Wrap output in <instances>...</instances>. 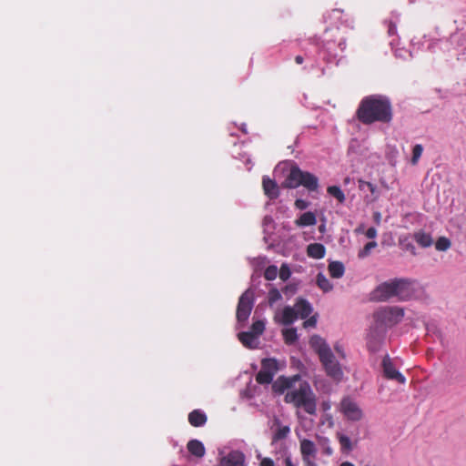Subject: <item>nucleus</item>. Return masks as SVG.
Returning a JSON list of instances; mask_svg holds the SVG:
<instances>
[{
    "instance_id": "obj_1",
    "label": "nucleus",
    "mask_w": 466,
    "mask_h": 466,
    "mask_svg": "<svg viewBox=\"0 0 466 466\" xmlns=\"http://www.w3.org/2000/svg\"><path fill=\"white\" fill-rule=\"evenodd\" d=\"M272 390L279 395L285 394L284 401L297 410H302L309 415L317 413V396L309 383L299 375L279 376L272 383Z\"/></svg>"
},
{
    "instance_id": "obj_2",
    "label": "nucleus",
    "mask_w": 466,
    "mask_h": 466,
    "mask_svg": "<svg viewBox=\"0 0 466 466\" xmlns=\"http://www.w3.org/2000/svg\"><path fill=\"white\" fill-rule=\"evenodd\" d=\"M356 116L364 125L390 123L392 119L391 104L385 96H369L360 101Z\"/></svg>"
},
{
    "instance_id": "obj_3",
    "label": "nucleus",
    "mask_w": 466,
    "mask_h": 466,
    "mask_svg": "<svg viewBox=\"0 0 466 466\" xmlns=\"http://www.w3.org/2000/svg\"><path fill=\"white\" fill-rule=\"evenodd\" d=\"M299 186L305 187L309 191H315L319 187V179L309 172L302 171L298 167H292L284 182V187L296 188Z\"/></svg>"
},
{
    "instance_id": "obj_4",
    "label": "nucleus",
    "mask_w": 466,
    "mask_h": 466,
    "mask_svg": "<svg viewBox=\"0 0 466 466\" xmlns=\"http://www.w3.org/2000/svg\"><path fill=\"white\" fill-rule=\"evenodd\" d=\"M404 316V310L399 307H385L376 311L375 323L387 329L398 324Z\"/></svg>"
},
{
    "instance_id": "obj_5",
    "label": "nucleus",
    "mask_w": 466,
    "mask_h": 466,
    "mask_svg": "<svg viewBox=\"0 0 466 466\" xmlns=\"http://www.w3.org/2000/svg\"><path fill=\"white\" fill-rule=\"evenodd\" d=\"M279 370L278 361L275 359H264L261 361V369L256 376L259 384H269Z\"/></svg>"
},
{
    "instance_id": "obj_6",
    "label": "nucleus",
    "mask_w": 466,
    "mask_h": 466,
    "mask_svg": "<svg viewBox=\"0 0 466 466\" xmlns=\"http://www.w3.org/2000/svg\"><path fill=\"white\" fill-rule=\"evenodd\" d=\"M254 294L250 289L246 290L239 298L237 308V319L238 323L244 324L253 308Z\"/></svg>"
},
{
    "instance_id": "obj_7",
    "label": "nucleus",
    "mask_w": 466,
    "mask_h": 466,
    "mask_svg": "<svg viewBox=\"0 0 466 466\" xmlns=\"http://www.w3.org/2000/svg\"><path fill=\"white\" fill-rule=\"evenodd\" d=\"M386 329L381 325L374 324L367 335V346L370 351H378L383 344Z\"/></svg>"
},
{
    "instance_id": "obj_8",
    "label": "nucleus",
    "mask_w": 466,
    "mask_h": 466,
    "mask_svg": "<svg viewBox=\"0 0 466 466\" xmlns=\"http://www.w3.org/2000/svg\"><path fill=\"white\" fill-rule=\"evenodd\" d=\"M328 376L335 380H340L343 377V371L339 363L336 360L332 351L326 355L325 358L319 359Z\"/></svg>"
},
{
    "instance_id": "obj_9",
    "label": "nucleus",
    "mask_w": 466,
    "mask_h": 466,
    "mask_svg": "<svg viewBox=\"0 0 466 466\" xmlns=\"http://www.w3.org/2000/svg\"><path fill=\"white\" fill-rule=\"evenodd\" d=\"M341 412L350 420H360L362 410L359 405L350 398H344L340 402Z\"/></svg>"
},
{
    "instance_id": "obj_10",
    "label": "nucleus",
    "mask_w": 466,
    "mask_h": 466,
    "mask_svg": "<svg viewBox=\"0 0 466 466\" xmlns=\"http://www.w3.org/2000/svg\"><path fill=\"white\" fill-rule=\"evenodd\" d=\"M381 365L386 379L396 380L400 384L406 382L405 377L395 368L391 359L388 355L383 358Z\"/></svg>"
},
{
    "instance_id": "obj_11",
    "label": "nucleus",
    "mask_w": 466,
    "mask_h": 466,
    "mask_svg": "<svg viewBox=\"0 0 466 466\" xmlns=\"http://www.w3.org/2000/svg\"><path fill=\"white\" fill-rule=\"evenodd\" d=\"M395 297L400 300H407L410 299L414 293L411 281L404 279H394Z\"/></svg>"
},
{
    "instance_id": "obj_12",
    "label": "nucleus",
    "mask_w": 466,
    "mask_h": 466,
    "mask_svg": "<svg viewBox=\"0 0 466 466\" xmlns=\"http://www.w3.org/2000/svg\"><path fill=\"white\" fill-rule=\"evenodd\" d=\"M374 299L380 301H386L395 297L394 279L384 282L377 287L373 292Z\"/></svg>"
},
{
    "instance_id": "obj_13",
    "label": "nucleus",
    "mask_w": 466,
    "mask_h": 466,
    "mask_svg": "<svg viewBox=\"0 0 466 466\" xmlns=\"http://www.w3.org/2000/svg\"><path fill=\"white\" fill-rule=\"evenodd\" d=\"M298 319L294 306H286L281 311L275 314V321L283 325H290Z\"/></svg>"
},
{
    "instance_id": "obj_14",
    "label": "nucleus",
    "mask_w": 466,
    "mask_h": 466,
    "mask_svg": "<svg viewBox=\"0 0 466 466\" xmlns=\"http://www.w3.org/2000/svg\"><path fill=\"white\" fill-rule=\"evenodd\" d=\"M311 348L318 353L319 359L325 358L326 355L331 352L329 346L327 342L318 335H314L309 339Z\"/></svg>"
},
{
    "instance_id": "obj_15",
    "label": "nucleus",
    "mask_w": 466,
    "mask_h": 466,
    "mask_svg": "<svg viewBox=\"0 0 466 466\" xmlns=\"http://www.w3.org/2000/svg\"><path fill=\"white\" fill-rule=\"evenodd\" d=\"M244 454L238 451H233L221 460V466H244Z\"/></svg>"
},
{
    "instance_id": "obj_16",
    "label": "nucleus",
    "mask_w": 466,
    "mask_h": 466,
    "mask_svg": "<svg viewBox=\"0 0 466 466\" xmlns=\"http://www.w3.org/2000/svg\"><path fill=\"white\" fill-rule=\"evenodd\" d=\"M300 452L302 456V460L307 461V459L311 460L315 459L317 449L313 441L303 439L300 441Z\"/></svg>"
},
{
    "instance_id": "obj_17",
    "label": "nucleus",
    "mask_w": 466,
    "mask_h": 466,
    "mask_svg": "<svg viewBox=\"0 0 466 466\" xmlns=\"http://www.w3.org/2000/svg\"><path fill=\"white\" fill-rule=\"evenodd\" d=\"M358 183L360 190L365 191L366 189H368L370 192V196H367L365 198V201L367 203L374 202L379 198V192L377 187L374 184L368 181H364L362 179H359Z\"/></svg>"
},
{
    "instance_id": "obj_18",
    "label": "nucleus",
    "mask_w": 466,
    "mask_h": 466,
    "mask_svg": "<svg viewBox=\"0 0 466 466\" xmlns=\"http://www.w3.org/2000/svg\"><path fill=\"white\" fill-rule=\"evenodd\" d=\"M262 186L265 194L271 199L277 198L279 195V189L276 181L268 177H264Z\"/></svg>"
},
{
    "instance_id": "obj_19",
    "label": "nucleus",
    "mask_w": 466,
    "mask_h": 466,
    "mask_svg": "<svg viewBox=\"0 0 466 466\" xmlns=\"http://www.w3.org/2000/svg\"><path fill=\"white\" fill-rule=\"evenodd\" d=\"M298 318L306 319L312 312V307L309 302L304 299H299L294 305Z\"/></svg>"
},
{
    "instance_id": "obj_20",
    "label": "nucleus",
    "mask_w": 466,
    "mask_h": 466,
    "mask_svg": "<svg viewBox=\"0 0 466 466\" xmlns=\"http://www.w3.org/2000/svg\"><path fill=\"white\" fill-rule=\"evenodd\" d=\"M326 248L320 243H312L307 247V254L309 257L319 259L325 256Z\"/></svg>"
},
{
    "instance_id": "obj_21",
    "label": "nucleus",
    "mask_w": 466,
    "mask_h": 466,
    "mask_svg": "<svg viewBox=\"0 0 466 466\" xmlns=\"http://www.w3.org/2000/svg\"><path fill=\"white\" fill-rule=\"evenodd\" d=\"M188 421L194 427H200L207 422V416L201 410H194L188 414Z\"/></svg>"
},
{
    "instance_id": "obj_22",
    "label": "nucleus",
    "mask_w": 466,
    "mask_h": 466,
    "mask_svg": "<svg viewBox=\"0 0 466 466\" xmlns=\"http://www.w3.org/2000/svg\"><path fill=\"white\" fill-rule=\"evenodd\" d=\"M238 337L241 343L246 347L253 349L258 346V338L252 334V332H240L238 333Z\"/></svg>"
},
{
    "instance_id": "obj_23",
    "label": "nucleus",
    "mask_w": 466,
    "mask_h": 466,
    "mask_svg": "<svg viewBox=\"0 0 466 466\" xmlns=\"http://www.w3.org/2000/svg\"><path fill=\"white\" fill-rule=\"evenodd\" d=\"M317 223L316 216L313 212H305L303 213L299 218L295 221V224L298 227H308L314 226Z\"/></svg>"
},
{
    "instance_id": "obj_24",
    "label": "nucleus",
    "mask_w": 466,
    "mask_h": 466,
    "mask_svg": "<svg viewBox=\"0 0 466 466\" xmlns=\"http://www.w3.org/2000/svg\"><path fill=\"white\" fill-rule=\"evenodd\" d=\"M413 239L422 248H429L433 243L431 236L424 231L415 232L413 234Z\"/></svg>"
},
{
    "instance_id": "obj_25",
    "label": "nucleus",
    "mask_w": 466,
    "mask_h": 466,
    "mask_svg": "<svg viewBox=\"0 0 466 466\" xmlns=\"http://www.w3.org/2000/svg\"><path fill=\"white\" fill-rule=\"evenodd\" d=\"M188 451L198 458H202L205 455V447L203 443L198 440H191L187 443Z\"/></svg>"
},
{
    "instance_id": "obj_26",
    "label": "nucleus",
    "mask_w": 466,
    "mask_h": 466,
    "mask_svg": "<svg viewBox=\"0 0 466 466\" xmlns=\"http://www.w3.org/2000/svg\"><path fill=\"white\" fill-rule=\"evenodd\" d=\"M328 269H329V275L335 279L341 278L345 272L344 265L339 261L330 262L328 267Z\"/></svg>"
},
{
    "instance_id": "obj_27",
    "label": "nucleus",
    "mask_w": 466,
    "mask_h": 466,
    "mask_svg": "<svg viewBox=\"0 0 466 466\" xmlns=\"http://www.w3.org/2000/svg\"><path fill=\"white\" fill-rule=\"evenodd\" d=\"M317 284L324 292H329L332 290L333 285L330 281L326 278V276L322 273H319L317 276Z\"/></svg>"
},
{
    "instance_id": "obj_28",
    "label": "nucleus",
    "mask_w": 466,
    "mask_h": 466,
    "mask_svg": "<svg viewBox=\"0 0 466 466\" xmlns=\"http://www.w3.org/2000/svg\"><path fill=\"white\" fill-rule=\"evenodd\" d=\"M282 335L287 344H293L298 339L297 330L294 328L283 329Z\"/></svg>"
},
{
    "instance_id": "obj_29",
    "label": "nucleus",
    "mask_w": 466,
    "mask_h": 466,
    "mask_svg": "<svg viewBox=\"0 0 466 466\" xmlns=\"http://www.w3.org/2000/svg\"><path fill=\"white\" fill-rule=\"evenodd\" d=\"M328 193L339 200V203H343L346 199L342 190L337 186H330L327 189Z\"/></svg>"
},
{
    "instance_id": "obj_30",
    "label": "nucleus",
    "mask_w": 466,
    "mask_h": 466,
    "mask_svg": "<svg viewBox=\"0 0 466 466\" xmlns=\"http://www.w3.org/2000/svg\"><path fill=\"white\" fill-rule=\"evenodd\" d=\"M378 246L377 242L376 241H370L369 243H367L362 249H360L358 253V257L359 258H364L366 257H368L371 250L373 248H375L376 247Z\"/></svg>"
},
{
    "instance_id": "obj_31",
    "label": "nucleus",
    "mask_w": 466,
    "mask_h": 466,
    "mask_svg": "<svg viewBox=\"0 0 466 466\" xmlns=\"http://www.w3.org/2000/svg\"><path fill=\"white\" fill-rule=\"evenodd\" d=\"M264 329L265 323L262 320H258L252 324L249 332H252V334L258 338L263 333Z\"/></svg>"
},
{
    "instance_id": "obj_32",
    "label": "nucleus",
    "mask_w": 466,
    "mask_h": 466,
    "mask_svg": "<svg viewBox=\"0 0 466 466\" xmlns=\"http://www.w3.org/2000/svg\"><path fill=\"white\" fill-rule=\"evenodd\" d=\"M289 431L290 429L289 426L279 427L273 435V441H277L285 439L289 435Z\"/></svg>"
},
{
    "instance_id": "obj_33",
    "label": "nucleus",
    "mask_w": 466,
    "mask_h": 466,
    "mask_svg": "<svg viewBox=\"0 0 466 466\" xmlns=\"http://www.w3.org/2000/svg\"><path fill=\"white\" fill-rule=\"evenodd\" d=\"M451 247V241L445 237H441L435 243V248L439 251H446Z\"/></svg>"
},
{
    "instance_id": "obj_34",
    "label": "nucleus",
    "mask_w": 466,
    "mask_h": 466,
    "mask_svg": "<svg viewBox=\"0 0 466 466\" xmlns=\"http://www.w3.org/2000/svg\"><path fill=\"white\" fill-rule=\"evenodd\" d=\"M422 152H423V147L420 144H417L413 147L412 157H411V164L413 166L417 165L420 157H421Z\"/></svg>"
},
{
    "instance_id": "obj_35",
    "label": "nucleus",
    "mask_w": 466,
    "mask_h": 466,
    "mask_svg": "<svg viewBox=\"0 0 466 466\" xmlns=\"http://www.w3.org/2000/svg\"><path fill=\"white\" fill-rule=\"evenodd\" d=\"M337 436H338L339 444L341 445V448L345 451H351L352 445H351L350 439L342 433H338Z\"/></svg>"
},
{
    "instance_id": "obj_36",
    "label": "nucleus",
    "mask_w": 466,
    "mask_h": 466,
    "mask_svg": "<svg viewBox=\"0 0 466 466\" xmlns=\"http://www.w3.org/2000/svg\"><path fill=\"white\" fill-rule=\"evenodd\" d=\"M279 269L277 266L270 265L268 266L264 272V277L267 280H274L278 276Z\"/></svg>"
},
{
    "instance_id": "obj_37",
    "label": "nucleus",
    "mask_w": 466,
    "mask_h": 466,
    "mask_svg": "<svg viewBox=\"0 0 466 466\" xmlns=\"http://www.w3.org/2000/svg\"><path fill=\"white\" fill-rule=\"evenodd\" d=\"M278 273L283 281L289 279L291 275V271L287 264H282Z\"/></svg>"
},
{
    "instance_id": "obj_38",
    "label": "nucleus",
    "mask_w": 466,
    "mask_h": 466,
    "mask_svg": "<svg viewBox=\"0 0 466 466\" xmlns=\"http://www.w3.org/2000/svg\"><path fill=\"white\" fill-rule=\"evenodd\" d=\"M281 299V294L277 289H271L268 292V303L272 306L276 301Z\"/></svg>"
},
{
    "instance_id": "obj_39",
    "label": "nucleus",
    "mask_w": 466,
    "mask_h": 466,
    "mask_svg": "<svg viewBox=\"0 0 466 466\" xmlns=\"http://www.w3.org/2000/svg\"><path fill=\"white\" fill-rule=\"evenodd\" d=\"M295 207L298 209L303 210L306 209L309 207V202L303 199H297L295 201Z\"/></svg>"
},
{
    "instance_id": "obj_40",
    "label": "nucleus",
    "mask_w": 466,
    "mask_h": 466,
    "mask_svg": "<svg viewBox=\"0 0 466 466\" xmlns=\"http://www.w3.org/2000/svg\"><path fill=\"white\" fill-rule=\"evenodd\" d=\"M377 229L371 227L365 232V235L368 238L374 239L377 237Z\"/></svg>"
},
{
    "instance_id": "obj_41",
    "label": "nucleus",
    "mask_w": 466,
    "mask_h": 466,
    "mask_svg": "<svg viewBox=\"0 0 466 466\" xmlns=\"http://www.w3.org/2000/svg\"><path fill=\"white\" fill-rule=\"evenodd\" d=\"M316 323H317V319H316V317L313 316V317L308 319L307 320H305L303 323V326H304V328L315 327Z\"/></svg>"
},
{
    "instance_id": "obj_42",
    "label": "nucleus",
    "mask_w": 466,
    "mask_h": 466,
    "mask_svg": "<svg viewBox=\"0 0 466 466\" xmlns=\"http://www.w3.org/2000/svg\"><path fill=\"white\" fill-rule=\"evenodd\" d=\"M259 466H275V463L270 458H263L260 461Z\"/></svg>"
},
{
    "instance_id": "obj_43",
    "label": "nucleus",
    "mask_w": 466,
    "mask_h": 466,
    "mask_svg": "<svg viewBox=\"0 0 466 466\" xmlns=\"http://www.w3.org/2000/svg\"><path fill=\"white\" fill-rule=\"evenodd\" d=\"M397 32V28H396V25L393 24V23H390L389 24V28H388V33L390 35H395Z\"/></svg>"
},
{
    "instance_id": "obj_44",
    "label": "nucleus",
    "mask_w": 466,
    "mask_h": 466,
    "mask_svg": "<svg viewBox=\"0 0 466 466\" xmlns=\"http://www.w3.org/2000/svg\"><path fill=\"white\" fill-rule=\"evenodd\" d=\"M314 460L315 459H311V460L307 459V461H303L304 465L305 466H318Z\"/></svg>"
},
{
    "instance_id": "obj_45",
    "label": "nucleus",
    "mask_w": 466,
    "mask_h": 466,
    "mask_svg": "<svg viewBox=\"0 0 466 466\" xmlns=\"http://www.w3.org/2000/svg\"><path fill=\"white\" fill-rule=\"evenodd\" d=\"M285 464H286V466H298V465H296V464H294V463L292 462V461H291L290 457H287V458L285 459Z\"/></svg>"
},
{
    "instance_id": "obj_46",
    "label": "nucleus",
    "mask_w": 466,
    "mask_h": 466,
    "mask_svg": "<svg viewBox=\"0 0 466 466\" xmlns=\"http://www.w3.org/2000/svg\"><path fill=\"white\" fill-rule=\"evenodd\" d=\"M380 217H381V216H380V212H376V213L374 214V219H375V221H376V223H377V224H380Z\"/></svg>"
},
{
    "instance_id": "obj_47",
    "label": "nucleus",
    "mask_w": 466,
    "mask_h": 466,
    "mask_svg": "<svg viewBox=\"0 0 466 466\" xmlns=\"http://www.w3.org/2000/svg\"><path fill=\"white\" fill-rule=\"evenodd\" d=\"M295 61H296L297 64H302L304 59H303V57L301 56H297L295 57Z\"/></svg>"
},
{
    "instance_id": "obj_48",
    "label": "nucleus",
    "mask_w": 466,
    "mask_h": 466,
    "mask_svg": "<svg viewBox=\"0 0 466 466\" xmlns=\"http://www.w3.org/2000/svg\"><path fill=\"white\" fill-rule=\"evenodd\" d=\"M364 231V226L363 225H360L356 229H355V232L356 233H362Z\"/></svg>"
},
{
    "instance_id": "obj_49",
    "label": "nucleus",
    "mask_w": 466,
    "mask_h": 466,
    "mask_svg": "<svg viewBox=\"0 0 466 466\" xmlns=\"http://www.w3.org/2000/svg\"><path fill=\"white\" fill-rule=\"evenodd\" d=\"M340 466H354V464H353V463H351V462H349V461H345V462H342V463L340 464Z\"/></svg>"
},
{
    "instance_id": "obj_50",
    "label": "nucleus",
    "mask_w": 466,
    "mask_h": 466,
    "mask_svg": "<svg viewBox=\"0 0 466 466\" xmlns=\"http://www.w3.org/2000/svg\"><path fill=\"white\" fill-rule=\"evenodd\" d=\"M326 453L330 455L332 453V450L330 448L326 449Z\"/></svg>"
},
{
    "instance_id": "obj_51",
    "label": "nucleus",
    "mask_w": 466,
    "mask_h": 466,
    "mask_svg": "<svg viewBox=\"0 0 466 466\" xmlns=\"http://www.w3.org/2000/svg\"><path fill=\"white\" fill-rule=\"evenodd\" d=\"M350 177H346V178L344 179V183H345V184L350 183Z\"/></svg>"
},
{
    "instance_id": "obj_52",
    "label": "nucleus",
    "mask_w": 466,
    "mask_h": 466,
    "mask_svg": "<svg viewBox=\"0 0 466 466\" xmlns=\"http://www.w3.org/2000/svg\"><path fill=\"white\" fill-rule=\"evenodd\" d=\"M323 407H324L325 410L329 408V406L328 404H326V403H323Z\"/></svg>"
},
{
    "instance_id": "obj_53",
    "label": "nucleus",
    "mask_w": 466,
    "mask_h": 466,
    "mask_svg": "<svg viewBox=\"0 0 466 466\" xmlns=\"http://www.w3.org/2000/svg\"><path fill=\"white\" fill-rule=\"evenodd\" d=\"M319 230H320V231H323V230H324V226H320V227H319Z\"/></svg>"
}]
</instances>
